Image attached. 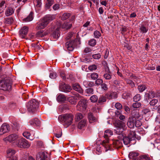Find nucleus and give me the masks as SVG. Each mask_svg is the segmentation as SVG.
Here are the masks:
<instances>
[{"mask_svg":"<svg viewBox=\"0 0 160 160\" xmlns=\"http://www.w3.org/2000/svg\"><path fill=\"white\" fill-rule=\"evenodd\" d=\"M12 81L11 78L6 75L1 76L0 80V89L4 91L9 90L11 88Z\"/></svg>","mask_w":160,"mask_h":160,"instance_id":"obj_1","label":"nucleus"},{"mask_svg":"<svg viewBox=\"0 0 160 160\" xmlns=\"http://www.w3.org/2000/svg\"><path fill=\"white\" fill-rule=\"evenodd\" d=\"M73 118V115L71 113H65L59 115L58 119L60 122L63 123L65 127L67 128L72 124Z\"/></svg>","mask_w":160,"mask_h":160,"instance_id":"obj_2","label":"nucleus"},{"mask_svg":"<svg viewBox=\"0 0 160 160\" xmlns=\"http://www.w3.org/2000/svg\"><path fill=\"white\" fill-rule=\"evenodd\" d=\"M55 18L54 15H47L37 23L36 28L40 30L44 28L49 22Z\"/></svg>","mask_w":160,"mask_h":160,"instance_id":"obj_3","label":"nucleus"},{"mask_svg":"<svg viewBox=\"0 0 160 160\" xmlns=\"http://www.w3.org/2000/svg\"><path fill=\"white\" fill-rule=\"evenodd\" d=\"M15 146L21 148H28L31 145V143L23 138H20L18 140L14 142Z\"/></svg>","mask_w":160,"mask_h":160,"instance_id":"obj_4","label":"nucleus"},{"mask_svg":"<svg viewBox=\"0 0 160 160\" xmlns=\"http://www.w3.org/2000/svg\"><path fill=\"white\" fill-rule=\"evenodd\" d=\"M39 103L36 100L33 99L27 104V107L28 112L33 113L36 112L39 107Z\"/></svg>","mask_w":160,"mask_h":160,"instance_id":"obj_5","label":"nucleus"},{"mask_svg":"<svg viewBox=\"0 0 160 160\" xmlns=\"http://www.w3.org/2000/svg\"><path fill=\"white\" fill-rule=\"evenodd\" d=\"M77 106V109L81 112L84 111L85 110L87 106V100L82 98L80 99Z\"/></svg>","mask_w":160,"mask_h":160,"instance_id":"obj_6","label":"nucleus"},{"mask_svg":"<svg viewBox=\"0 0 160 160\" xmlns=\"http://www.w3.org/2000/svg\"><path fill=\"white\" fill-rule=\"evenodd\" d=\"M19 138L18 135L15 134H12L4 138L3 140L6 142H7L8 141L12 142L13 145L15 146L14 142L17 141Z\"/></svg>","mask_w":160,"mask_h":160,"instance_id":"obj_7","label":"nucleus"},{"mask_svg":"<svg viewBox=\"0 0 160 160\" xmlns=\"http://www.w3.org/2000/svg\"><path fill=\"white\" fill-rule=\"evenodd\" d=\"M71 89L70 86L66 84L64 82H61L59 84V90L62 92H70Z\"/></svg>","mask_w":160,"mask_h":160,"instance_id":"obj_8","label":"nucleus"},{"mask_svg":"<svg viewBox=\"0 0 160 160\" xmlns=\"http://www.w3.org/2000/svg\"><path fill=\"white\" fill-rule=\"evenodd\" d=\"M110 137L109 136L108 134L104 132V138L105 139L104 140L102 143V145L105 148L106 151L108 150H111V146H109L108 144L109 142V137Z\"/></svg>","mask_w":160,"mask_h":160,"instance_id":"obj_9","label":"nucleus"},{"mask_svg":"<svg viewBox=\"0 0 160 160\" xmlns=\"http://www.w3.org/2000/svg\"><path fill=\"white\" fill-rule=\"evenodd\" d=\"M37 160H48L47 154L45 152H39L36 155Z\"/></svg>","mask_w":160,"mask_h":160,"instance_id":"obj_10","label":"nucleus"},{"mask_svg":"<svg viewBox=\"0 0 160 160\" xmlns=\"http://www.w3.org/2000/svg\"><path fill=\"white\" fill-rule=\"evenodd\" d=\"M114 130L116 134L119 135L118 136V138L122 139L123 136V132L126 130V128H116Z\"/></svg>","mask_w":160,"mask_h":160,"instance_id":"obj_11","label":"nucleus"},{"mask_svg":"<svg viewBox=\"0 0 160 160\" xmlns=\"http://www.w3.org/2000/svg\"><path fill=\"white\" fill-rule=\"evenodd\" d=\"M10 130L9 125L6 123H4L2 125L0 129V135H2L4 133L8 132Z\"/></svg>","mask_w":160,"mask_h":160,"instance_id":"obj_12","label":"nucleus"},{"mask_svg":"<svg viewBox=\"0 0 160 160\" xmlns=\"http://www.w3.org/2000/svg\"><path fill=\"white\" fill-rule=\"evenodd\" d=\"M75 45V40L67 42L66 43V47L68 51H72L74 48Z\"/></svg>","mask_w":160,"mask_h":160,"instance_id":"obj_13","label":"nucleus"},{"mask_svg":"<svg viewBox=\"0 0 160 160\" xmlns=\"http://www.w3.org/2000/svg\"><path fill=\"white\" fill-rule=\"evenodd\" d=\"M118 139L114 140L112 143V146L117 149H119L122 146V139L118 138Z\"/></svg>","mask_w":160,"mask_h":160,"instance_id":"obj_14","label":"nucleus"},{"mask_svg":"<svg viewBox=\"0 0 160 160\" xmlns=\"http://www.w3.org/2000/svg\"><path fill=\"white\" fill-rule=\"evenodd\" d=\"M28 28L27 26H24L19 31V33L20 37L23 38L27 34Z\"/></svg>","mask_w":160,"mask_h":160,"instance_id":"obj_15","label":"nucleus"},{"mask_svg":"<svg viewBox=\"0 0 160 160\" xmlns=\"http://www.w3.org/2000/svg\"><path fill=\"white\" fill-rule=\"evenodd\" d=\"M83 98V97L80 96L78 94H77L75 95V97H72L70 98V101L73 104H75L77 101L78 100H80V99Z\"/></svg>","mask_w":160,"mask_h":160,"instance_id":"obj_16","label":"nucleus"},{"mask_svg":"<svg viewBox=\"0 0 160 160\" xmlns=\"http://www.w3.org/2000/svg\"><path fill=\"white\" fill-rule=\"evenodd\" d=\"M136 121L135 118H129L128 121L127 122L128 126L130 128H133L134 127L135 121Z\"/></svg>","mask_w":160,"mask_h":160,"instance_id":"obj_17","label":"nucleus"},{"mask_svg":"<svg viewBox=\"0 0 160 160\" xmlns=\"http://www.w3.org/2000/svg\"><path fill=\"white\" fill-rule=\"evenodd\" d=\"M29 123L31 125H35L36 126H40L41 124L40 121L37 118L31 120L29 121Z\"/></svg>","mask_w":160,"mask_h":160,"instance_id":"obj_18","label":"nucleus"},{"mask_svg":"<svg viewBox=\"0 0 160 160\" xmlns=\"http://www.w3.org/2000/svg\"><path fill=\"white\" fill-rule=\"evenodd\" d=\"M4 23L6 25H10L14 22V19L12 17H6L4 19Z\"/></svg>","mask_w":160,"mask_h":160,"instance_id":"obj_19","label":"nucleus"},{"mask_svg":"<svg viewBox=\"0 0 160 160\" xmlns=\"http://www.w3.org/2000/svg\"><path fill=\"white\" fill-rule=\"evenodd\" d=\"M88 118L90 123H92L97 121V118L94 116L93 113L91 112L88 113Z\"/></svg>","mask_w":160,"mask_h":160,"instance_id":"obj_20","label":"nucleus"},{"mask_svg":"<svg viewBox=\"0 0 160 160\" xmlns=\"http://www.w3.org/2000/svg\"><path fill=\"white\" fill-rule=\"evenodd\" d=\"M73 89L80 93H82L83 92L82 89L81 88L80 85L78 83H75L72 84Z\"/></svg>","mask_w":160,"mask_h":160,"instance_id":"obj_21","label":"nucleus"},{"mask_svg":"<svg viewBox=\"0 0 160 160\" xmlns=\"http://www.w3.org/2000/svg\"><path fill=\"white\" fill-rule=\"evenodd\" d=\"M114 125L116 128H126L125 123L119 120L117 121L114 123Z\"/></svg>","mask_w":160,"mask_h":160,"instance_id":"obj_22","label":"nucleus"},{"mask_svg":"<svg viewBox=\"0 0 160 160\" xmlns=\"http://www.w3.org/2000/svg\"><path fill=\"white\" fill-rule=\"evenodd\" d=\"M132 116L130 118H135V119L138 118L140 117V115L139 114V112L137 110H133L132 112Z\"/></svg>","mask_w":160,"mask_h":160,"instance_id":"obj_23","label":"nucleus"},{"mask_svg":"<svg viewBox=\"0 0 160 160\" xmlns=\"http://www.w3.org/2000/svg\"><path fill=\"white\" fill-rule=\"evenodd\" d=\"M60 28H57L53 32L52 35L54 38L57 39L60 36Z\"/></svg>","mask_w":160,"mask_h":160,"instance_id":"obj_24","label":"nucleus"},{"mask_svg":"<svg viewBox=\"0 0 160 160\" xmlns=\"http://www.w3.org/2000/svg\"><path fill=\"white\" fill-rule=\"evenodd\" d=\"M66 99L65 96L62 94L60 93L59 94L57 98V101L58 102H63L65 101Z\"/></svg>","mask_w":160,"mask_h":160,"instance_id":"obj_25","label":"nucleus"},{"mask_svg":"<svg viewBox=\"0 0 160 160\" xmlns=\"http://www.w3.org/2000/svg\"><path fill=\"white\" fill-rule=\"evenodd\" d=\"M128 135L127 137H128L130 138H131L132 140L136 138V133L135 131H131L130 130H128Z\"/></svg>","mask_w":160,"mask_h":160,"instance_id":"obj_26","label":"nucleus"},{"mask_svg":"<svg viewBox=\"0 0 160 160\" xmlns=\"http://www.w3.org/2000/svg\"><path fill=\"white\" fill-rule=\"evenodd\" d=\"M33 12H31L27 18L23 19V21L25 22L32 21L33 18Z\"/></svg>","mask_w":160,"mask_h":160,"instance_id":"obj_27","label":"nucleus"},{"mask_svg":"<svg viewBox=\"0 0 160 160\" xmlns=\"http://www.w3.org/2000/svg\"><path fill=\"white\" fill-rule=\"evenodd\" d=\"M122 139L124 144L126 145L130 144L131 143V141H132L131 139V138H130L128 137L127 136L124 137L123 136Z\"/></svg>","mask_w":160,"mask_h":160,"instance_id":"obj_28","label":"nucleus"},{"mask_svg":"<svg viewBox=\"0 0 160 160\" xmlns=\"http://www.w3.org/2000/svg\"><path fill=\"white\" fill-rule=\"evenodd\" d=\"M14 12V9L12 7H8L5 12L6 16H9L12 15Z\"/></svg>","mask_w":160,"mask_h":160,"instance_id":"obj_29","label":"nucleus"},{"mask_svg":"<svg viewBox=\"0 0 160 160\" xmlns=\"http://www.w3.org/2000/svg\"><path fill=\"white\" fill-rule=\"evenodd\" d=\"M48 34L47 32H43L42 31H39L36 34V37L37 38H42L46 36Z\"/></svg>","mask_w":160,"mask_h":160,"instance_id":"obj_30","label":"nucleus"},{"mask_svg":"<svg viewBox=\"0 0 160 160\" xmlns=\"http://www.w3.org/2000/svg\"><path fill=\"white\" fill-rule=\"evenodd\" d=\"M87 121L86 120L83 119L80 122L78 123V127L79 129H82L86 125Z\"/></svg>","mask_w":160,"mask_h":160,"instance_id":"obj_31","label":"nucleus"},{"mask_svg":"<svg viewBox=\"0 0 160 160\" xmlns=\"http://www.w3.org/2000/svg\"><path fill=\"white\" fill-rule=\"evenodd\" d=\"M7 157L11 158H12L11 157L15 153V151L14 150L9 149L7 150Z\"/></svg>","mask_w":160,"mask_h":160,"instance_id":"obj_32","label":"nucleus"},{"mask_svg":"<svg viewBox=\"0 0 160 160\" xmlns=\"http://www.w3.org/2000/svg\"><path fill=\"white\" fill-rule=\"evenodd\" d=\"M138 153L136 152H132L129 153L128 157L130 159L133 160V159L138 157Z\"/></svg>","mask_w":160,"mask_h":160,"instance_id":"obj_33","label":"nucleus"},{"mask_svg":"<svg viewBox=\"0 0 160 160\" xmlns=\"http://www.w3.org/2000/svg\"><path fill=\"white\" fill-rule=\"evenodd\" d=\"M72 24L71 22H65L62 26V28L66 29H69L71 28Z\"/></svg>","mask_w":160,"mask_h":160,"instance_id":"obj_34","label":"nucleus"},{"mask_svg":"<svg viewBox=\"0 0 160 160\" xmlns=\"http://www.w3.org/2000/svg\"><path fill=\"white\" fill-rule=\"evenodd\" d=\"M124 79L126 82L127 84L129 85V86L132 88H133L135 87V84L134 82L131 80L127 78H124Z\"/></svg>","mask_w":160,"mask_h":160,"instance_id":"obj_35","label":"nucleus"},{"mask_svg":"<svg viewBox=\"0 0 160 160\" xmlns=\"http://www.w3.org/2000/svg\"><path fill=\"white\" fill-rule=\"evenodd\" d=\"M53 0H47L45 5V8L47 9H49L50 7L54 4Z\"/></svg>","mask_w":160,"mask_h":160,"instance_id":"obj_36","label":"nucleus"},{"mask_svg":"<svg viewBox=\"0 0 160 160\" xmlns=\"http://www.w3.org/2000/svg\"><path fill=\"white\" fill-rule=\"evenodd\" d=\"M98 100V103H102L106 101V97L102 95H101Z\"/></svg>","mask_w":160,"mask_h":160,"instance_id":"obj_37","label":"nucleus"},{"mask_svg":"<svg viewBox=\"0 0 160 160\" xmlns=\"http://www.w3.org/2000/svg\"><path fill=\"white\" fill-rule=\"evenodd\" d=\"M141 160H152V158L150 157L148 155H144L140 156Z\"/></svg>","mask_w":160,"mask_h":160,"instance_id":"obj_38","label":"nucleus"},{"mask_svg":"<svg viewBox=\"0 0 160 160\" xmlns=\"http://www.w3.org/2000/svg\"><path fill=\"white\" fill-rule=\"evenodd\" d=\"M71 13L68 12L63 13L62 17V19L63 20L68 19L71 16Z\"/></svg>","mask_w":160,"mask_h":160,"instance_id":"obj_39","label":"nucleus"},{"mask_svg":"<svg viewBox=\"0 0 160 160\" xmlns=\"http://www.w3.org/2000/svg\"><path fill=\"white\" fill-rule=\"evenodd\" d=\"M103 77L106 80H110L111 78L112 75L111 72H106L103 75Z\"/></svg>","mask_w":160,"mask_h":160,"instance_id":"obj_40","label":"nucleus"},{"mask_svg":"<svg viewBox=\"0 0 160 160\" xmlns=\"http://www.w3.org/2000/svg\"><path fill=\"white\" fill-rule=\"evenodd\" d=\"M83 115L81 113H77L75 115V119L76 121H79L83 118Z\"/></svg>","mask_w":160,"mask_h":160,"instance_id":"obj_41","label":"nucleus"},{"mask_svg":"<svg viewBox=\"0 0 160 160\" xmlns=\"http://www.w3.org/2000/svg\"><path fill=\"white\" fill-rule=\"evenodd\" d=\"M98 100V98L97 96L93 95L91 96L90 98V100L92 102H97Z\"/></svg>","mask_w":160,"mask_h":160,"instance_id":"obj_42","label":"nucleus"},{"mask_svg":"<svg viewBox=\"0 0 160 160\" xmlns=\"http://www.w3.org/2000/svg\"><path fill=\"white\" fill-rule=\"evenodd\" d=\"M146 87L145 85H140L138 86V88L140 92H142L145 90Z\"/></svg>","mask_w":160,"mask_h":160,"instance_id":"obj_43","label":"nucleus"},{"mask_svg":"<svg viewBox=\"0 0 160 160\" xmlns=\"http://www.w3.org/2000/svg\"><path fill=\"white\" fill-rule=\"evenodd\" d=\"M96 44V41L94 39H90L89 42V45L92 47L94 46Z\"/></svg>","mask_w":160,"mask_h":160,"instance_id":"obj_44","label":"nucleus"},{"mask_svg":"<svg viewBox=\"0 0 160 160\" xmlns=\"http://www.w3.org/2000/svg\"><path fill=\"white\" fill-rule=\"evenodd\" d=\"M140 32L143 33L147 32L148 30V29L147 28L143 25H142L140 28Z\"/></svg>","mask_w":160,"mask_h":160,"instance_id":"obj_45","label":"nucleus"},{"mask_svg":"<svg viewBox=\"0 0 160 160\" xmlns=\"http://www.w3.org/2000/svg\"><path fill=\"white\" fill-rule=\"evenodd\" d=\"M41 0H34V5L37 7H40L41 5Z\"/></svg>","mask_w":160,"mask_h":160,"instance_id":"obj_46","label":"nucleus"},{"mask_svg":"<svg viewBox=\"0 0 160 160\" xmlns=\"http://www.w3.org/2000/svg\"><path fill=\"white\" fill-rule=\"evenodd\" d=\"M90 77L92 79L95 80L97 79L98 78V73L93 72L91 74Z\"/></svg>","mask_w":160,"mask_h":160,"instance_id":"obj_47","label":"nucleus"},{"mask_svg":"<svg viewBox=\"0 0 160 160\" xmlns=\"http://www.w3.org/2000/svg\"><path fill=\"white\" fill-rule=\"evenodd\" d=\"M83 84H84L85 85H86L87 86L89 87H92L94 85L93 82L90 81H85L83 82Z\"/></svg>","mask_w":160,"mask_h":160,"instance_id":"obj_48","label":"nucleus"},{"mask_svg":"<svg viewBox=\"0 0 160 160\" xmlns=\"http://www.w3.org/2000/svg\"><path fill=\"white\" fill-rule=\"evenodd\" d=\"M94 35L95 38H98L101 37V34L99 31L96 30L94 32Z\"/></svg>","mask_w":160,"mask_h":160,"instance_id":"obj_49","label":"nucleus"},{"mask_svg":"<svg viewBox=\"0 0 160 160\" xmlns=\"http://www.w3.org/2000/svg\"><path fill=\"white\" fill-rule=\"evenodd\" d=\"M23 136L27 138V139H30V137L31 135V134L30 132L28 131H25L23 133Z\"/></svg>","mask_w":160,"mask_h":160,"instance_id":"obj_50","label":"nucleus"},{"mask_svg":"<svg viewBox=\"0 0 160 160\" xmlns=\"http://www.w3.org/2000/svg\"><path fill=\"white\" fill-rule=\"evenodd\" d=\"M141 96L139 94H136L133 97V100L135 102H138L141 99Z\"/></svg>","mask_w":160,"mask_h":160,"instance_id":"obj_51","label":"nucleus"},{"mask_svg":"<svg viewBox=\"0 0 160 160\" xmlns=\"http://www.w3.org/2000/svg\"><path fill=\"white\" fill-rule=\"evenodd\" d=\"M92 58L94 59H98L101 58V55L100 53H96L92 55Z\"/></svg>","mask_w":160,"mask_h":160,"instance_id":"obj_52","label":"nucleus"},{"mask_svg":"<svg viewBox=\"0 0 160 160\" xmlns=\"http://www.w3.org/2000/svg\"><path fill=\"white\" fill-rule=\"evenodd\" d=\"M103 82V80L102 79L98 78L95 81V84L98 86L101 85Z\"/></svg>","mask_w":160,"mask_h":160,"instance_id":"obj_53","label":"nucleus"},{"mask_svg":"<svg viewBox=\"0 0 160 160\" xmlns=\"http://www.w3.org/2000/svg\"><path fill=\"white\" fill-rule=\"evenodd\" d=\"M97 68V66L95 64L91 65L88 67V69L89 70L91 71L95 70H96Z\"/></svg>","mask_w":160,"mask_h":160,"instance_id":"obj_54","label":"nucleus"},{"mask_svg":"<svg viewBox=\"0 0 160 160\" xmlns=\"http://www.w3.org/2000/svg\"><path fill=\"white\" fill-rule=\"evenodd\" d=\"M43 142L41 141H38L37 142V146L39 148H43Z\"/></svg>","mask_w":160,"mask_h":160,"instance_id":"obj_55","label":"nucleus"},{"mask_svg":"<svg viewBox=\"0 0 160 160\" xmlns=\"http://www.w3.org/2000/svg\"><path fill=\"white\" fill-rule=\"evenodd\" d=\"M130 94L129 92H124L122 94V97L123 98L125 99H127L130 96Z\"/></svg>","mask_w":160,"mask_h":160,"instance_id":"obj_56","label":"nucleus"},{"mask_svg":"<svg viewBox=\"0 0 160 160\" xmlns=\"http://www.w3.org/2000/svg\"><path fill=\"white\" fill-rule=\"evenodd\" d=\"M142 125V122L139 120H136L135 121V125L136 127H139Z\"/></svg>","mask_w":160,"mask_h":160,"instance_id":"obj_57","label":"nucleus"},{"mask_svg":"<svg viewBox=\"0 0 160 160\" xmlns=\"http://www.w3.org/2000/svg\"><path fill=\"white\" fill-rule=\"evenodd\" d=\"M141 105V103L139 102H136L132 104V107L134 108H139Z\"/></svg>","mask_w":160,"mask_h":160,"instance_id":"obj_58","label":"nucleus"},{"mask_svg":"<svg viewBox=\"0 0 160 160\" xmlns=\"http://www.w3.org/2000/svg\"><path fill=\"white\" fill-rule=\"evenodd\" d=\"M158 102L157 99H153L150 102L149 104L151 105L154 106L158 103Z\"/></svg>","mask_w":160,"mask_h":160,"instance_id":"obj_59","label":"nucleus"},{"mask_svg":"<svg viewBox=\"0 0 160 160\" xmlns=\"http://www.w3.org/2000/svg\"><path fill=\"white\" fill-rule=\"evenodd\" d=\"M101 88L105 91L108 90V88L107 85L105 83H102L101 85Z\"/></svg>","mask_w":160,"mask_h":160,"instance_id":"obj_60","label":"nucleus"},{"mask_svg":"<svg viewBox=\"0 0 160 160\" xmlns=\"http://www.w3.org/2000/svg\"><path fill=\"white\" fill-rule=\"evenodd\" d=\"M54 135L57 138H59L62 135V130L59 129L58 132L54 133Z\"/></svg>","mask_w":160,"mask_h":160,"instance_id":"obj_61","label":"nucleus"},{"mask_svg":"<svg viewBox=\"0 0 160 160\" xmlns=\"http://www.w3.org/2000/svg\"><path fill=\"white\" fill-rule=\"evenodd\" d=\"M57 75L56 72L51 73L49 75V77L52 79H54L57 77Z\"/></svg>","mask_w":160,"mask_h":160,"instance_id":"obj_62","label":"nucleus"},{"mask_svg":"<svg viewBox=\"0 0 160 160\" xmlns=\"http://www.w3.org/2000/svg\"><path fill=\"white\" fill-rule=\"evenodd\" d=\"M36 37V34H35L34 33H31L28 35V38L31 40L35 39Z\"/></svg>","mask_w":160,"mask_h":160,"instance_id":"obj_63","label":"nucleus"},{"mask_svg":"<svg viewBox=\"0 0 160 160\" xmlns=\"http://www.w3.org/2000/svg\"><path fill=\"white\" fill-rule=\"evenodd\" d=\"M115 106L117 109L118 110H120L122 108V105L119 102L116 103L115 105Z\"/></svg>","mask_w":160,"mask_h":160,"instance_id":"obj_64","label":"nucleus"}]
</instances>
